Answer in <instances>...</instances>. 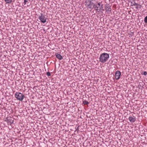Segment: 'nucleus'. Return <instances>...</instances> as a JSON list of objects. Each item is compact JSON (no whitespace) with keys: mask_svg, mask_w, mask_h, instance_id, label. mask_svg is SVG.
Returning a JSON list of instances; mask_svg holds the SVG:
<instances>
[{"mask_svg":"<svg viewBox=\"0 0 147 147\" xmlns=\"http://www.w3.org/2000/svg\"><path fill=\"white\" fill-rule=\"evenodd\" d=\"M109 58V55L106 53L101 54L99 57V61L102 63H104L106 62Z\"/></svg>","mask_w":147,"mask_h":147,"instance_id":"nucleus-1","label":"nucleus"},{"mask_svg":"<svg viewBox=\"0 0 147 147\" xmlns=\"http://www.w3.org/2000/svg\"><path fill=\"white\" fill-rule=\"evenodd\" d=\"M15 97L18 100L22 101L25 97V96L20 92H16L15 94Z\"/></svg>","mask_w":147,"mask_h":147,"instance_id":"nucleus-2","label":"nucleus"},{"mask_svg":"<svg viewBox=\"0 0 147 147\" xmlns=\"http://www.w3.org/2000/svg\"><path fill=\"white\" fill-rule=\"evenodd\" d=\"M85 5L87 7L88 9H92V6H93V5L94 3L92 1H91L90 0H86L85 2Z\"/></svg>","mask_w":147,"mask_h":147,"instance_id":"nucleus-3","label":"nucleus"},{"mask_svg":"<svg viewBox=\"0 0 147 147\" xmlns=\"http://www.w3.org/2000/svg\"><path fill=\"white\" fill-rule=\"evenodd\" d=\"M38 19L42 23H45L46 22L47 18L42 13H41L40 16H39Z\"/></svg>","mask_w":147,"mask_h":147,"instance_id":"nucleus-4","label":"nucleus"},{"mask_svg":"<svg viewBox=\"0 0 147 147\" xmlns=\"http://www.w3.org/2000/svg\"><path fill=\"white\" fill-rule=\"evenodd\" d=\"M100 5L101 3L100 2L97 3V4H94V5H93V7H92V9H94L95 10L97 11L98 10V9H99Z\"/></svg>","mask_w":147,"mask_h":147,"instance_id":"nucleus-5","label":"nucleus"},{"mask_svg":"<svg viewBox=\"0 0 147 147\" xmlns=\"http://www.w3.org/2000/svg\"><path fill=\"white\" fill-rule=\"evenodd\" d=\"M121 75V72L119 71H117L115 72V78L116 80H118L120 78V76Z\"/></svg>","mask_w":147,"mask_h":147,"instance_id":"nucleus-6","label":"nucleus"},{"mask_svg":"<svg viewBox=\"0 0 147 147\" xmlns=\"http://www.w3.org/2000/svg\"><path fill=\"white\" fill-rule=\"evenodd\" d=\"M129 119L131 123L134 122L136 120L135 117L133 115V116H130L129 118Z\"/></svg>","mask_w":147,"mask_h":147,"instance_id":"nucleus-7","label":"nucleus"},{"mask_svg":"<svg viewBox=\"0 0 147 147\" xmlns=\"http://www.w3.org/2000/svg\"><path fill=\"white\" fill-rule=\"evenodd\" d=\"M105 10L106 11V12H111V8L110 7L106 6L105 7Z\"/></svg>","mask_w":147,"mask_h":147,"instance_id":"nucleus-8","label":"nucleus"},{"mask_svg":"<svg viewBox=\"0 0 147 147\" xmlns=\"http://www.w3.org/2000/svg\"><path fill=\"white\" fill-rule=\"evenodd\" d=\"M135 0H131L130 1L131 3V6H135L136 5H137V3H136L135 1Z\"/></svg>","mask_w":147,"mask_h":147,"instance_id":"nucleus-9","label":"nucleus"},{"mask_svg":"<svg viewBox=\"0 0 147 147\" xmlns=\"http://www.w3.org/2000/svg\"><path fill=\"white\" fill-rule=\"evenodd\" d=\"M56 57L58 58L59 60H61L63 59L61 55L60 54H57L56 55Z\"/></svg>","mask_w":147,"mask_h":147,"instance_id":"nucleus-10","label":"nucleus"},{"mask_svg":"<svg viewBox=\"0 0 147 147\" xmlns=\"http://www.w3.org/2000/svg\"><path fill=\"white\" fill-rule=\"evenodd\" d=\"M13 120H8L7 121V122L9 124L11 125L13 123Z\"/></svg>","mask_w":147,"mask_h":147,"instance_id":"nucleus-11","label":"nucleus"},{"mask_svg":"<svg viewBox=\"0 0 147 147\" xmlns=\"http://www.w3.org/2000/svg\"><path fill=\"white\" fill-rule=\"evenodd\" d=\"M98 9V10L97 11L98 12L101 11V10H104L103 9V7H102V4H101L100 5V7H99V9Z\"/></svg>","mask_w":147,"mask_h":147,"instance_id":"nucleus-12","label":"nucleus"},{"mask_svg":"<svg viewBox=\"0 0 147 147\" xmlns=\"http://www.w3.org/2000/svg\"><path fill=\"white\" fill-rule=\"evenodd\" d=\"M98 9V10L97 11L98 12L101 11V10H104L103 9V7H102V4H101L100 5V7H99V9Z\"/></svg>","mask_w":147,"mask_h":147,"instance_id":"nucleus-13","label":"nucleus"},{"mask_svg":"<svg viewBox=\"0 0 147 147\" xmlns=\"http://www.w3.org/2000/svg\"><path fill=\"white\" fill-rule=\"evenodd\" d=\"M136 8L137 9H138L139 8L140 9L141 7V5H140V4L137 3V5H136Z\"/></svg>","mask_w":147,"mask_h":147,"instance_id":"nucleus-14","label":"nucleus"},{"mask_svg":"<svg viewBox=\"0 0 147 147\" xmlns=\"http://www.w3.org/2000/svg\"><path fill=\"white\" fill-rule=\"evenodd\" d=\"M6 3H10L12 1V0H4Z\"/></svg>","mask_w":147,"mask_h":147,"instance_id":"nucleus-15","label":"nucleus"},{"mask_svg":"<svg viewBox=\"0 0 147 147\" xmlns=\"http://www.w3.org/2000/svg\"><path fill=\"white\" fill-rule=\"evenodd\" d=\"M144 22L145 24L147 25V16H146L144 20Z\"/></svg>","mask_w":147,"mask_h":147,"instance_id":"nucleus-16","label":"nucleus"},{"mask_svg":"<svg viewBox=\"0 0 147 147\" xmlns=\"http://www.w3.org/2000/svg\"><path fill=\"white\" fill-rule=\"evenodd\" d=\"M83 103L84 104V105H86L88 104L89 102L88 101L85 100L83 101Z\"/></svg>","mask_w":147,"mask_h":147,"instance_id":"nucleus-17","label":"nucleus"},{"mask_svg":"<svg viewBox=\"0 0 147 147\" xmlns=\"http://www.w3.org/2000/svg\"><path fill=\"white\" fill-rule=\"evenodd\" d=\"M142 74L146 76L147 74V72L146 71H144L142 72Z\"/></svg>","mask_w":147,"mask_h":147,"instance_id":"nucleus-18","label":"nucleus"},{"mask_svg":"<svg viewBox=\"0 0 147 147\" xmlns=\"http://www.w3.org/2000/svg\"><path fill=\"white\" fill-rule=\"evenodd\" d=\"M24 5H26V3L28 2V0H24Z\"/></svg>","mask_w":147,"mask_h":147,"instance_id":"nucleus-19","label":"nucleus"},{"mask_svg":"<svg viewBox=\"0 0 147 147\" xmlns=\"http://www.w3.org/2000/svg\"><path fill=\"white\" fill-rule=\"evenodd\" d=\"M47 74L48 76H51V73L49 72H48L47 73Z\"/></svg>","mask_w":147,"mask_h":147,"instance_id":"nucleus-20","label":"nucleus"}]
</instances>
